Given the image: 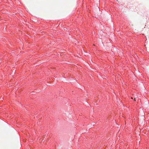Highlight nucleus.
Returning a JSON list of instances; mask_svg holds the SVG:
<instances>
[{
  "instance_id": "nucleus-1",
  "label": "nucleus",
  "mask_w": 149,
  "mask_h": 149,
  "mask_svg": "<svg viewBox=\"0 0 149 149\" xmlns=\"http://www.w3.org/2000/svg\"><path fill=\"white\" fill-rule=\"evenodd\" d=\"M136 98H134V100H135V101H136Z\"/></svg>"
}]
</instances>
